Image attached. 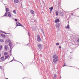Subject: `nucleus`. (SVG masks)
<instances>
[{
  "mask_svg": "<svg viewBox=\"0 0 79 79\" xmlns=\"http://www.w3.org/2000/svg\"><path fill=\"white\" fill-rule=\"evenodd\" d=\"M5 50H7V49H8V45H6L5 46Z\"/></svg>",
  "mask_w": 79,
  "mask_h": 79,
  "instance_id": "obj_11",
  "label": "nucleus"
},
{
  "mask_svg": "<svg viewBox=\"0 0 79 79\" xmlns=\"http://www.w3.org/2000/svg\"><path fill=\"white\" fill-rule=\"evenodd\" d=\"M16 25V26H20L21 23H19V22H17Z\"/></svg>",
  "mask_w": 79,
  "mask_h": 79,
  "instance_id": "obj_5",
  "label": "nucleus"
},
{
  "mask_svg": "<svg viewBox=\"0 0 79 79\" xmlns=\"http://www.w3.org/2000/svg\"><path fill=\"white\" fill-rule=\"evenodd\" d=\"M2 45H0V51L2 50Z\"/></svg>",
  "mask_w": 79,
  "mask_h": 79,
  "instance_id": "obj_23",
  "label": "nucleus"
},
{
  "mask_svg": "<svg viewBox=\"0 0 79 79\" xmlns=\"http://www.w3.org/2000/svg\"><path fill=\"white\" fill-rule=\"evenodd\" d=\"M20 26H21L22 27H24V26H23L22 25H21V24L20 25Z\"/></svg>",
  "mask_w": 79,
  "mask_h": 79,
  "instance_id": "obj_32",
  "label": "nucleus"
},
{
  "mask_svg": "<svg viewBox=\"0 0 79 79\" xmlns=\"http://www.w3.org/2000/svg\"><path fill=\"white\" fill-rule=\"evenodd\" d=\"M37 41L39 42H40V41H41V38H40V36L39 35H37Z\"/></svg>",
  "mask_w": 79,
  "mask_h": 79,
  "instance_id": "obj_2",
  "label": "nucleus"
},
{
  "mask_svg": "<svg viewBox=\"0 0 79 79\" xmlns=\"http://www.w3.org/2000/svg\"><path fill=\"white\" fill-rule=\"evenodd\" d=\"M57 26H60V23H58L57 24Z\"/></svg>",
  "mask_w": 79,
  "mask_h": 79,
  "instance_id": "obj_27",
  "label": "nucleus"
},
{
  "mask_svg": "<svg viewBox=\"0 0 79 79\" xmlns=\"http://www.w3.org/2000/svg\"><path fill=\"white\" fill-rule=\"evenodd\" d=\"M24 79V78H23V79Z\"/></svg>",
  "mask_w": 79,
  "mask_h": 79,
  "instance_id": "obj_42",
  "label": "nucleus"
},
{
  "mask_svg": "<svg viewBox=\"0 0 79 79\" xmlns=\"http://www.w3.org/2000/svg\"><path fill=\"white\" fill-rule=\"evenodd\" d=\"M7 15L9 17H11V13L10 12H8L7 13Z\"/></svg>",
  "mask_w": 79,
  "mask_h": 79,
  "instance_id": "obj_9",
  "label": "nucleus"
},
{
  "mask_svg": "<svg viewBox=\"0 0 79 79\" xmlns=\"http://www.w3.org/2000/svg\"><path fill=\"white\" fill-rule=\"evenodd\" d=\"M6 79H8V78H6Z\"/></svg>",
  "mask_w": 79,
  "mask_h": 79,
  "instance_id": "obj_41",
  "label": "nucleus"
},
{
  "mask_svg": "<svg viewBox=\"0 0 79 79\" xmlns=\"http://www.w3.org/2000/svg\"><path fill=\"white\" fill-rule=\"evenodd\" d=\"M56 15L57 16V15H58V11H56Z\"/></svg>",
  "mask_w": 79,
  "mask_h": 79,
  "instance_id": "obj_21",
  "label": "nucleus"
},
{
  "mask_svg": "<svg viewBox=\"0 0 79 79\" xmlns=\"http://www.w3.org/2000/svg\"><path fill=\"white\" fill-rule=\"evenodd\" d=\"M43 47V45L41 44H39L38 45V47L39 49H41Z\"/></svg>",
  "mask_w": 79,
  "mask_h": 79,
  "instance_id": "obj_3",
  "label": "nucleus"
},
{
  "mask_svg": "<svg viewBox=\"0 0 79 79\" xmlns=\"http://www.w3.org/2000/svg\"><path fill=\"white\" fill-rule=\"evenodd\" d=\"M59 43H58L56 44V45H59Z\"/></svg>",
  "mask_w": 79,
  "mask_h": 79,
  "instance_id": "obj_28",
  "label": "nucleus"
},
{
  "mask_svg": "<svg viewBox=\"0 0 79 79\" xmlns=\"http://www.w3.org/2000/svg\"><path fill=\"white\" fill-rule=\"evenodd\" d=\"M27 45H28V44Z\"/></svg>",
  "mask_w": 79,
  "mask_h": 79,
  "instance_id": "obj_43",
  "label": "nucleus"
},
{
  "mask_svg": "<svg viewBox=\"0 0 79 79\" xmlns=\"http://www.w3.org/2000/svg\"><path fill=\"white\" fill-rule=\"evenodd\" d=\"M13 13H14V14H16V10H13Z\"/></svg>",
  "mask_w": 79,
  "mask_h": 79,
  "instance_id": "obj_24",
  "label": "nucleus"
},
{
  "mask_svg": "<svg viewBox=\"0 0 79 79\" xmlns=\"http://www.w3.org/2000/svg\"><path fill=\"white\" fill-rule=\"evenodd\" d=\"M60 20L59 19H57L55 21V23H57V22H59Z\"/></svg>",
  "mask_w": 79,
  "mask_h": 79,
  "instance_id": "obj_17",
  "label": "nucleus"
},
{
  "mask_svg": "<svg viewBox=\"0 0 79 79\" xmlns=\"http://www.w3.org/2000/svg\"><path fill=\"white\" fill-rule=\"evenodd\" d=\"M15 21L18 22V20H17L16 19H15Z\"/></svg>",
  "mask_w": 79,
  "mask_h": 79,
  "instance_id": "obj_31",
  "label": "nucleus"
},
{
  "mask_svg": "<svg viewBox=\"0 0 79 79\" xmlns=\"http://www.w3.org/2000/svg\"><path fill=\"white\" fill-rule=\"evenodd\" d=\"M2 56V54H1V53H0V58Z\"/></svg>",
  "mask_w": 79,
  "mask_h": 79,
  "instance_id": "obj_33",
  "label": "nucleus"
},
{
  "mask_svg": "<svg viewBox=\"0 0 79 79\" xmlns=\"http://www.w3.org/2000/svg\"><path fill=\"white\" fill-rule=\"evenodd\" d=\"M5 34H9V33H5Z\"/></svg>",
  "mask_w": 79,
  "mask_h": 79,
  "instance_id": "obj_34",
  "label": "nucleus"
},
{
  "mask_svg": "<svg viewBox=\"0 0 79 79\" xmlns=\"http://www.w3.org/2000/svg\"><path fill=\"white\" fill-rule=\"evenodd\" d=\"M1 35L2 37V38H5V37H6V36H5V35L3 34H1Z\"/></svg>",
  "mask_w": 79,
  "mask_h": 79,
  "instance_id": "obj_10",
  "label": "nucleus"
},
{
  "mask_svg": "<svg viewBox=\"0 0 79 79\" xmlns=\"http://www.w3.org/2000/svg\"><path fill=\"white\" fill-rule=\"evenodd\" d=\"M52 57H53V59L52 60V61L54 63V64H56V62H58V56H56V55H54L52 56Z\"/></svg>",
  "mask_w": 79,
  "mask_h": 79,
  "instance_id": "obj_1",
  "label": "nucleus"
},
{
  "mask_svg": "<svg viewBox=\"0 0 79 79\" xmlns=\"http://www.w3.org/2000/svg\"><path fill=\"white\" fill-rule=\"evenodd\" d=\"M0 42H4V40L0 39Z\"/></svg>",
  "mask_w": 79,
  "mask_h": 79,
  "instance_id": "obj_15",
  "label": "nucleus"
},
{
  "mask_svg": "<svg viewBox=\"0 0 79 79\" xmlns=\"http://www.w3.org/2000/svg\"><path fill=\"white\" fill-rule=\"evenodd\" d=\"M65 28L66 29H70V27H69V24H68L67 27H65Z\"/></svg>",
  "mask_w": 79,
  "mask_h": 79,
  "instance_id": "obj_13",
  "label": "nucleus"
},
{
  "mask_svg": "<svg viewBox=\"0 0 79 79\" xmlns=\"http://www.w3.org/2000/svg\"><path fill=\"white\" fill-rule=\"evenodd\" d=\"M66 66L67 65H65V63H64L63 67H64V66Z\"/></svg>",
  "mask_w": 79,
  "mask_h": 79,
  "instance_id": "obj_29",
  "label": "nucleus"
},
{
  "mask_svg": "<svg viewBox=\"0 0 79 79\" xmlns=\"http://www.w3.org/2000/svg\"><path fill=\"white\" fill-rule=\"evenodd\" d=\"M4 16H7V12H6L5 14L4 15Z\"/></svg>",
  "mask_w": 79,
  "mask_h": 79,
  "instance_id": "obj_22",
  "label": "nucleus"
},
{
  "mask_svg": "<svg viewBox=\"0 0 79 79\" xmlns=\"http://www.w3.org/2000/svg\"><path fill=\"white\" fill-rule=\"evenodd\" d=\"M7 52H5L4 53V55H7Z\"/></svg>",
  "mask_w": 79,
  "mask_h": 79,
  "instance_id": "obj_25",
  "label": "nucleus"
},
{
  "mask_svg": "<svg viewBox=\"0 0 79 79\" xmlns=\"http://www.w3.org/2000/svg\"><path fill=\"white\" fill-rule=\"evenodd\" d=\"M59 47L60 48H61V46H59Z\"/></svg>",
  "mask_w": 79,
  "mask_h": 79,
  "instance_id": "obj_36",
  "label": "nucleus"
},
{
  "mask_svg": "<svg viewBox=\"0 0 79 79\" xmlns=\"http://www.w3.org/2000/svg\"><path fill=\"white\" fill-rule=\"evenodd\" d=\"M8 57H9V55H7L5 57V60H6V59H7V58H8Z\"/></svg>",
  "mask_w": 79,
  "mask_h": 79,
  "instance_id": "obj_18",
  "label": "nucleus"
},
{
  "mask_svg": "<svg viewBox=\"0 0 79 79\" xmlns=\"http://www.w3.org/2000/svg\"><path fill=\"white\" fill-rule=\"evenodd\" d=\"M50 11H52V10H50Z\"/></svg>",
  "mask_w": 79,
  "mask_h": 79,
  "instance_id": "obj_40",
  "label": "nucleus"
},
{
  "mask_svg": "<svg viewBox=\"0 0 79 79\" xmlns=\"http://www.w3.org/2000/svg\"><path fill=\"white\" fill-rule=\"evenodd\" d=\"M2 32L3 33H4V34H5V32H3L2 31Z\"/></svg>",
  "mask_w": 79,
  "mask_h": 79,
  "instance_id": "obj_38",
  "label": "nucleus"
},
{
  "mask_svg": "<svg viewBox=\"0 0 79 79\" xmlns=\"http://www.w3.org/2000/svg\"><path fill=\"white\" fill-rule=\"evenodd\" d=\"M42 32H44V31H43V30H42Z\"/></svg>",
  "mask_w": 79,
  "mask_h": 79,
  "instance_id": "obj_39",
  "label": "nucleus"
},
{
  "mask_svg": "<svg viewBox=\"0 0 79 79\" xmlns=\"http://www.w3.org/2000/svg\"><path fill=\"white\" fill-rule=\"evenodd\" d=\"M6 12L7 13V12H8V11H9V9H8V8H6Z\"/></svg>",
  "mask_w": 79,
  "mask_h": 79,
  "instance_id": "obj_16",
  "label": "nucleus"
},
{
  "mask_svg": "<svg viewBox=\"0 0 79 79\" xmlns=\"http://www.w3.org/2000/svg\"><path fill=\"white\" fill-rule=\"evenodd\" d=\"M64 15V14H63V12H60L59 13V15H60V16H63Z\"/></svg>",
  "mask_w": 79,
  "mask_h": 79,
  "instance_id": "obj_6",
  "label": "nucleus"
},
{
  "mask_svg": "<svg viewBox=\"0 0 79 79\" xmlns=\"http://www.w3.org/2000/svg\"><path fill=\"white\" fill-rule=\"evenodd\" d=\"M28 35H29V37H30V35H29V32H28Z\"/></svg>",
  "mask_w": 79,
  "mask_h": 79,
  "instance_id": "obj_35",
  "label": "nucleus"
},
{
  "mask_svg": "<svg viewBox=\"0 0 79 79\" xmlns=\"http://www.w3.org/2000/svg\"><path fill=\"white\" fill-rule=\"evenodd\" d=\"M9 45L10 48V51H11L12 50V44L11 43L9 42Z\"/></svg>",
  "mask_w": 79,
  "mask_h": 79,
  "instance_id": "obj_4",
  "label": "nucleus"
},
{
  "mask_svg": "<svg viewBox=\"0 0 79 79\" xmlns=\"http://www.w3.org/2000/svg\"><path fill=\"white\" fill-rule=\"evenodd\" d=\"M14 60H15V59H14L12 60H11L10 61V62H12V61H15Z\"/></svg>",
  "mask_w": 79,
  "mask_h": 79,
  "instance_id": "obj_26",
  "label": "nucleus"
},
{
  "mask_svg": "<svg viewBox=\"0 0 79 79\" xmlns=\"http://www.w3.org/2000/svg\"><path fill=\"white\" fill-rule=\"evenodd\" d=\"M1 61H4V56H2L1 57Z\"/></svg>",
  "mask_w": 79,
  "mask_h": 79,
  "instance_id": "obj_8",
  "label": "nucleus"
},
{
  "mask_svg": "<svg viewBox=\"0 0 79 79\" xmlns=\"http://www.w3.org/2000/svg\"><path fill=\"white\" fill-rule=\"evenodd\" d=\"M14 3H18L19 2V0H14Z\"/></svg>",
  "mask_w": 79,
  "mask_h": 79,
  "instance_id": "obj_7",
  "label": "nucleus"
},
{
  "mask_svg": "<svg viewBox=\"0 0 79 79\" xmlns=\"http://www.w3.org/2000/svg\"><path fill=\"white\" fill-rule=\"evenodd\" d=\"M0 68H1V69H3V68H2V66H0Z\"/></svg>",
  "mask_w": 79,
  "mask_h": 79,
  "instance_id": "obj_30",
  "label": "nucleus"
},
{
  "mask_svg": "<svg viewBox=\"0 0 79 79\" xmlns=\"http://www.w3.org/2000/svg\"><path fill=\"white\" fill-rule=\"evenodd\" d=\"M56 28L57 29H59V28H60V26H58L57 24L56 25Z\"/></svg>",
  "mask_w": 79,
  "mask_h": 79,
  "instance_id": "obj_14",
  "label": "nucleus"
},
{
  "mask_svg": "<svg viewBox=\"0 0 79 79\" xmlns=\"http://www.w3.org/2000/svg\"><path fill=\"white\" fill-rule=\"evenodd\" d=\"M30 12L31 13V14L34 15V11H33V10H31Z\"/></svg>",
  "mask_w": 79,
  "mask_h": 79,
  "instance_id": "obj_12",
  "label": "nucleus"
},
{
  "mask_svg": "<svg viewBox=\"0 0 79 79\" xmlns=\"http://www.w3.org/2000/svg\"><path fill=\"white\" fill-rule=\"evenodd\" d=\"M56 75H54V77L53 78V79H56Z\"/></svg>",
  "mask_w": 79,
  "mask_h": 79,
  "instance_id": "obj_20",
  "label": "nucleus"
},
{
  "mask_svg": "<svg viewBox=\"0 0 79 79\" xmlns=\"http://www.w3.org/2000/svg\"><path fill=\"white\" fill-rule=\"evenodd\" d=\"M53 8V6H52L51 7H50L49 8V10H52Z\"/></svg>",
  "mask_w": 79,
  "mask_h": 79,
  "instance_id": "obj_19",
  "label": "nucleus"
},
{
  "mask_svg": "<svg viewBox=\"0 0 79 79\" xmlns=\"http://www.w3.org/2000/svg\"><path fill=\"white\" fill-rule=\"evenodd\" d=\"M71 15H72V16H73V14L72 13L71 14Z\"/></svg>",
  "mask_w": 79,
  "mask_h": 79,
  "instance_id": "obj_37",
  "label": "nucleus"
}]
</instances>
